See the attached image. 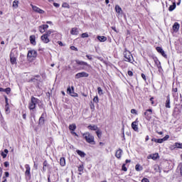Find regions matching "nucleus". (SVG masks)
I'll list each match as a JSON object with an SVG mask.
<instances>
[{
	"label": "nucleus",
	"instance_id": "nucleus-37",
	"mask_svg": "<svg viewBox=\"0 0 182 182\" xmlns=\"http://www.w3.org/2000/svg\"><path fill=\"white\" fill-rule=\"evenodd\" d=\"M90 107L92 110V112H93L95 110V103H93V102H90Z\"/></svg>",
	"mask_w": 182,
	"mask_h": 182
},
{
	"label": "nucleus",
	"instance_id": "nucleus-64",
	"mask_svg": "<svg viewBox=\"0 0 182 182\" xmlns=\"http://www.w3.org/2000/svg\"><path fill=\"white\" fill-rule=\"evenodd\" d=\"M71 134H75L77 137V134L75 131H71Z\"/></svg>",
	"mask_w": 182,
	"mask_h": 182
},
{
	"label": "nucleus",
	"instance_id": "nucleus-47",
	"mask_svg": "<svg viewBox=\"0 0 182 182\" xmlns=\"http://www.w3.org/2000/svg\"><path fill=\"white\" fill-rule=\"evenodd\" d=\"M83 168H84L83 165H80V166L78 167V171H80V173L82 172V171H83Z\"/></svg>",
	"mask_w": 182,
	"mask_h": 182
},
{
	"label": "nucleus",
	"instance_id": "nucleus-44",
	"mask_svg": "<svg viewBox=\"0 0 182 182\" xmlns=\"http://www.w3.org/2000/svg\"><path fill=\"white\" fill-rule=\"evenodd\" d=\"M81 38H89V34L87 33H83L81 35Z\"/></svg>",
	"mask_w": 182,
	"mask_h": 182
},
{
	"label": "nucleus",
	"instance_id": "nucleus-24",
	"mask_svg": "<svg viewBox=\"0 0 182 182\" xmlns=\"http://www.w3.org/2000/svg\"><path fill=\"white\" fill-rule=\"evenodd\" d=\"M70 33L71 35H77L79 33V30H77V28H73Z\"/></svg>",
	"mask_w": 182,
	"mask_h": 182
},
{
	"label": "nucleus",
	"instance_id": "nucleus-6",
	"mask_svg": "<svg viewBox=\"0 0 182 182\" xmlns=\"http://www.w3.org/2000/svg\"><path fill=\"white\" fill-rule=\"evenodd\" d=\"M153 114V109H148L144 113V116H145V119L148 121L151 120V114Z\"/></svg>",
	"mask_w": 182,
	"mask_h": 182
},
{
	"label": "nucleus",
	"instance_id": "nucleus-60",
	"mask_svg": "<svg viewBox=\"0 0 182 182\" xmlns=\"http://www.w3.org/2000/svg\"><path fill=\"white\" fill-rule=\"evenodd\" d=\"M43 166H44V167H48V161H44V162H43Z\"/></svg>",
	"mask_w": 182,
	"mask_h": 182
},
{
	"label": "nucleus",
	"instance_id": "nucleus-30",
	"mask_svg": "<svg viewBox=\"0 0 182 182\" xmlns=\"http://www.w3.org/2000/svg\"><path fill=\"white\" fill-rule=\"evenodd\" d=\"M151 141H154L155 143L161 144V143H163V139H161L152 138V139H151Z\"/></svg>",
	"mask_w": 182,
	"mask_h": 182
},
{
	"label": "nucleus",
	"instance_id": "nucleus-20",
	"mask_svg": "<svg viewBox=\"0 0 182 182\" xmlns=\"http://www.w3.org/2000/svg\"><path fill=\"white\" fill-rule=\"evenodd\" d=\"M165 107H166L167 109H170V107H171V106H170V95H167L166 97Z\"/></svg>",
	"mask_w": 182,
	"mask_h": 182
},
{
	"label": "nucleus",
	"instance_id": "nucleus-35",
	"mask_svg": "<svg viewBox=\"0 0 182 182\" xmlns=\"http://www.w3.org/2000/svg\"><path fill=\"white\" fill-rule=\"evenodd\" d=\"M29 82H33V83H37V85H39V80H38V79H36V77L31 78L29 80Z\"/></svg>",
	"mask_w": 182,
	"mask_h": 182
},
{
	"label": "nucleus",
	"instance_id": "nucleus-13",
	"mask_svg": "<svg viewBox=\"0 0 182 182\" xmlns=\"http://www.w3.org/2000/svg\"><path fill=\"white\" fill-rule=\"evenodd\" d=\"M10 62L11 65H16V57L12 52L10 53Z\"/></svg>",
	"mask_w": 182,
	"mask_h": 182
},
{
	"label": "nucleus",
	"instance_id": "nucleus-51",
	"mask_svg": "<svg viewBox=\"0 0 182 182\" xmlns=\"http://www.w3.org/2000/svg\"><path fill=\"white\" fill-rule=\"evenodd\" d=\"M86 58H87V59L89 60H93V58H92V55H86Z\"/></svg>",
	"mask_w": 182,
	"mask_h": 182
},
{
	"label": "nucleus",
	"instance_id": "nucleus-61",
	"mask_svg": "<svg viewBox=\"0 0 182 182\" xmlns=\"http://www.w3.org/2000/svg\"><path fill=\"white\" fill-rule=\"evenodd\" d=\"M70 49H72V50H77V48H76L75 46H71Z\"/></svg>",
	"mask_w": 182,
	"mask_h": 182
},
{
	"label": "nucleus",
	"instance_id": "nucleus-15",
	"mask_svg": "<svg viewBox=\"0 0 182 182\" xmlns=\"http://www.w3.org/2000/svg\"><path fill=\"white\" fill-rule=\"evenodd\" d=\"M137 123H139V121L137 119L132 123V128L133 129V130H134V132H139V127L137 126Z\"/></svg>",
	"mask_w": 182,
	"mask_h": 182
},
{
	"label": "nucleus",
	"instance_id": "nucleus-55",
	"mask_svg": "<svg viewBox=\"0 0 182 182\" xmlns=\"http://www.w3.org/2000/svg\"><path fill=\"white\" fill-rule=\"evenodd\" d=\"M53 6L55 7V8H59L60 6V5L58 3H53Z\"/></svg>",
	"mask_w": 182,
	"mask_h": 182
},
{
	"label": "nucleus",
	"instance_id": "nucleus-33",
	"mask_svg": "<svg viewBox=\"0 0 182 182\" xmlns=\"http://www.w3.org/2000/svg\"><path fill=\"white\" fill-rule=\"evenodd\" d=\"M174 9H176V3H173L172 5H171L168 8V11H170V12L174 11Z\"/></svg>",
	"mask_w": 182,
	"mask_h": 182
},
{
	"label": "nucleus",
	"instance_id": "nucleus-62",
	"mask_svg": "<svg viewBox=\"0 0 182 182\" xmlns=\"http://www.w3.org/2000/svg\"><path fill=\"white\" fill-rule=\"evenodd\" d=\"M23 119L26 120V113H23Z\"/></svg>",
	"mask_w": 182,
	"mask_h": 182
},
{
	"label": "nucleus",
	"instance_id": "nucleus-18",
	"mask_svg": "<svg viewBox=\"0 0 182 182\" xmlns=\"http://www.w3.org/2000/svg\"><path fill=\"white\" fill-rule=\"evenodd\" d=\"M122 154H123V150L119 149L115 153V157H117V159H122Z\"/></svg>",
	"mask_w": 182,
	"mask_h": 182
},
{
	"label": "nucleus",
	"instance_id": "nucleus-40",
	"mask_svg": "<svg viewBox=\"0 0 182 182\" xmlns=\"http://www.w3.org/2000/svg\"><path fill=\"white\" fill-rule=\"evenodd\" d=\"M159 159V154H152V160H157Z\"/></svg>",
	"mask_w": 182,
	"mask_h": 182
},
{
	"label": "nucleus",
	"instance_id": "nucleus-39",
	"mask_svg": "<svg viewBox=\"0 0 182 182\" xmlns=\"http://www.w3.org/2000/svg\"><path fill=\"white\" fill-rule=\"evenodd\" d=\"M168 139H170V136L169 135H166L164 138L161 139L162 143L164 141H167V140H168Z\"/></svg>",
	"mask_w": 182,
	"mask_h": 182
},
{
	"label": "nucleus",
	"instance_id": "nucleus-19",
	"mask_svg": "<svg viewBox=\"0 0 182 182\" xmlns=\"http://www.w3.org/2000/svg\"><path fill=\"white\" fill-rule=\"evenodd\" d=\"M29 39L31 45H36V37L35 36V35L30 36Z\"/></svg>",
	"mask_w": 182,
	"mask_h": 182
},
{
	"label": "nucleus",
	"instance_id": "nucleus-16",
	"mask_svg": "<svg viewBox=\"0 0 182 182\" xmlns=\"http://www.w3.org/2000/svg\"><path fill=\"white\" fill-rule=\"evenodd\" d=\"M49 28V26L48 24H43L41 26L39 27V31L41 33H43V32L46 31V29Z\"/></svg>",
	"mask_w": 182,
	"mask_h": 182
},
{
	"label": "nucleus",
	"instance_id": "nucleus-14",
	"mask_svg": "<svg viewBox=\"0 0 182 182\" xmlns=\"http://www.w3.org/2000/svg\"><path fill=\"white\" fill-rule=\"evenodd\" d=\"M156 50H157V52H159V53H161V55H162L164 58H166V59H167V55L161 47H156Z\"/></svg>",
	"mask_w": 182,
	"mask_h": 182
},
{
	"label": "nucleus",
	"instance_id": "nucleus-9",
	"mask_svg": "<svg viewBox=\"0 0 182 182\" xmlns=\"http://www.w3.org/2000/svg\"><path fill=\"white\" fill-rule=\"evenodd\" d=\"M31 6L32 7V9L34 12H36L37 14H45V11L41 9L39 7L36 6H33V4H31Z\"/></svg>",
	"mask_w": 182,
	"mask_h": 182
},
{
	"label": "nucleus",
	"instance_id": "nucleus-52",
	"mask_svg": "<svg viewBox=\"0 0 182 182\" xmlns=\"http://www.w3.org/2000/svg\"><path fill=\"white\" fill-rule=\"evenodd\" d=\"M156 66L159 69V72H161V64H158Z\"/></svg>",
	"mask_w": 182,
	"mask_h": 182
},
{
	"label": "nucleus",
	"instance_id": "nucleus-41",
	"mask_svg": "<svg viewBox=\"0 0 182 182\" xmlns=\"http://www.w3.org/2000/svg\"><path fill=\"white\" fill-rule=\"evenodd\" d=\"M92 100H93L94 103H99V97H97V95L95 96V97L93 98Z\"/></svg>",
	"mask_w": 182,
	"mask_h": 182
},
{
	"label": "nucleus",
	"instance_id": "nucleus-17",
	"mask_svg": "<svg viewBox=\"0 0 182 182\" xmlns=\"http://www.w3.org/2000/svg\"><path fill=\"white\" fill-rule=\"evenodd\" d=\"M88 130H92L93 132H97L99 130V127H97V125L95 124H90L87 127Z\"/></svg>",
	"mask_w": 182,
	"mask_h": 182
},
{
	"label": "nucleus",
	"instance_id": "nucleus-54",
	"mask_svg": "<svg viewBox=\"0 0 182 182\" xmlns=\"http://www.w3.org/2000/svg\"><path fill=\"white\" fill-rule=\"evenodd\" d=\"M4 167H9V161H5L4 162Z\"/></svg>",
	"mask_w": 182,
	"mask_h": 182
},
{
	"label": "nucleus",
	"instance_id": "nucleus-38",
	"mask_svg": "<svg viewBox=\"0 0 182 182\" xmlns=\"http://www.w3.org/2000/svg\"><path fill=\"white\" fill-rule=\"evenodd\" d=\"M97 92H98V95H100V96H102V95H103V90H102V87H98Z\"/></svg>",
	"mask_w": 182,
	"mask_h": 182
},
{
	"label": "nucleus",
	"instance_id": "nucleus-27",
	"mask_svg": "<svg viewBox=\"0 0 182 182\" xmlns=\"http://www.w3.org/2000/svg\"><path fill=\"white\" fill-rule=\"evenodd\" d=\"M69 130H70V132H75L76 130V124H70L68 127Z\"/></svg>",
	"mask_w": 182,
	"mask_h": 182
},
{
	"label": "nucleus",
	"instance_id": "nucleus-21",
	"mask_svg": "<svg viewBox=\"0 0 182 182\" xmlns=\"http://www.w3.org/2000/svg\"><path fill=\"white\" fill-rule=\"evenodd\" d=\"M97 38L98 39V41H100V42H106L107 41V38L105 36H98Z\"/></svg>",
	"mask_w": 182,
	"mask_h": 182
},
{
	"label": "nucleus",
	"instance_id": "nucleus-4",
	"mask_svg": "<svg viewBox=\"0 0 182 182\" xmlns=\"http://www.w3.org/2000/svg\"><path fill=\"white\" fill-rule=\"evenodd\" d=\"M75 63H77L78 66H82L77 68V70H86V67L85 66H87V68H92V65L88 64L87 62L81 61L80 60H75Z\"/></svg>",
	"mask_w": 182,
	"mask_h": 182
},
{
	"label": "nucleus",
	"instance_id": "nucleus-57",
	"mask_svg": "<svg viewBox=\"0 0 182 182\" xmlns=\"http://www.w3.org/2000/svg\"><path fill=\"white\" fill-rule=\"evenodd\" d=\"M141 77L142 79H144V80H147V78L146 77V75H144V73L141 74Z\"/></svg>",
	"mask_w": 182,
	"mask_h": 182
},
{
	"label": "nucleus",
	"instance_id": "nucleus-28",
	"mask_svg": "<svg viewBox=\"0 0 182 182\" xmlns=\"http://www.w3.org/2000/svg\"><path fill=\"white\" fill-rule=\"evenodd\" d=\"M8 153H9V151H8V149H4V151L1 152V156L3 157V159H6Z\"/></svg>",
	"mask_w": 182,
	"mask_h": 182
},
{
	"label": "nucleus",
	"instance_id": "nucleus-49",
	"mask_svg": "<svg viewBox=\"0 0 182 182\" xmlns=\"http://www.w3.org/2000/svg\"><path fill=\"white\" fill-rule=\"evenodd\" d=\"M154 62H155V65H156V66H157L158 65L161 64V63H160V61H159V60H157V59H155V60H154Z\"/></svg>",
	"mask_w": 182,
	"mask_h": 182
},
{
	"label": "nucleus",
	"instance_id": "nucleus-42",
	"mask_svg": "<svg viewBox=\"0 0 182 182\" xmlns=\"http://www.w3.org/2000/svg\"><path fill=\"white\" fill-rule=\"evenodd\" d=\"M4 92L6 93V95H9V93H11V88L7 87V88L4 89Z\"/></svg>",
	"mask_w": 182,
	"mask_h": 182
},
{
	"label": "nucleus",
	"instance_id": "nucleus-53",
	"mask_svg": "<svg viewBox=\"0 0 182 182\" xmlns=\"http://www.w3.org/2000/svg\"><path fill=\"white\" fill-rule=\"evenodd\" d=\"M141 182H150L149 181V179L147 178H144L142 180H141Z\"/></svg>",
	"mask_w": 182,
	"mask_h": 182
},
{
	"label": "nucleus",
	"instance_id": "nucleus-56",
	"mask_svg": "<svg viewBox=\"0 0 182 182\" xmlns=\"http://www.w3.org/2000/svg\"><path fill=\"white\" fill-rule=\"evenodd\" d=\"M127 73L130 77L133 76V71L129 70Z\"/></svg>",
	"mask_w": 182,
	"mask_h": 182
},
{
	"label": "nucleus",
	"instance_id": "nucleus-5",
	"mask_svg": "<svg viewBox=\"0 0 182 182\" xmlns=\"http://www.w3.org/2000/svg\"><path fill=\"white\" fill-rule=\"evenodd\" d=\"M67 92L73 97H77L79 96L77 95V93L75 92V87H73V86H72L71 88H70V87H68Z\"/></svg>",
	"mask_w": 182,
	"mask_h": 182
},
{
	"label": "nucleus",
	"instance_id": "nucleus-31",
	"mask_svg": "<svg viewBox=\"0 0 182 182\" xmlns=\"http://www.w3.org/2000/svg\"><path fill=\"white\" fill-rule=\"evenodd\" d=\"M173 146L174 149H182V143L176 142L174 144Z\"/></svg>",
	"mask_w": 182,
	"mask_h": 182
},
{
	"label": "nucleus",
	"instance_id": "nucleus-12",
	"mask_svg": "<svg viewBox=\"0 0 182 182\" xmlns=\"http://www.w3.org/2000/svg\"><path fill=\"white\" fill-rule=\"evenodd\" d=\"M41 39L43 43H49V42H50V40H49V36H48V34H43L41 37Z\"/></svg>",
	"mask_w": 182,
	"mask_h": 182
},
{
	"label": "nucleus",
	"instance_id": "nucleus-2",
	"mask_svg": "<svg viewBox=\"0 0 182 182\" xmlns=\"http://www.w3.org/2000/svg\"><path fill=\"white\" fill-rule=\"evenodd\" d=\"M83 139H85L87 143L89 144H96V141H95V136L90 134V132H85L82 134Z\"/></svg>",
	"mask_w": 182,
	"mask_h": 182
},
{
	"label": "nucleus",
	"instance_id": "nucleus-34",
	"mask_svg": "<svg viewBox=\"0 0 182 182\" xmlns=\"http://www.w3.org/2000/svg\"><path fill=\"white\" fill-rule=\"evenodd\" d=\"M96 134H97L98 139H102V131L100 129H97L96 131Z\"/></svg>",
	"mask_w": 182,
	"mask_h": 182
},
{
	"label": "nucleus",
	"instance_id": "nucleus-3",
	"mask_svg": "<svg viewBox=\"0 0 182 182\" xmlns=\"http://www.w3.org/2000/svg\"><path fill=\"white\" fill-rule=\"evenodd\" d=\"M124 57L125 58V62H129V63H133L134 62V60L133 59V55H132V53L127 50V48H124V53H123Z\"/></svg>",
	"mask_w": 182,
	"mask_h": 182
},
{
	"label": "nucleus",
	"instance_id": "nucleus-58",
	"mask_svg": "<svg viewBox=\"0 0 182 182\" xmlns=\"http://www.w3.org/2000/svg\"><path fill=\"white\" fill-rule=\"evenodd\" d=\"M6 106H9V103H8V97H5Z\"/></svg>",
	"mask_w": 182,
	"mask_h": 182
},
{
	"label": "nucleus",
	"instance_id": "nucleus-50",
	"mask_svg": "<svg viewBox=\"0 0 182 182\" xmlns=\"http://www.w3.org/2000/svg\"><path fill=\"white\" fill-rule=\"evenodd\" d=\"M63 8H69V4L68 3H63Z\"/></svg>",
	"mask_w": 182,
	"mask_h": 182
},
{
	"label": "nucleus",
	"instance_id": "nucleus-22",
	"mask_svg": "<svg viewBox=\"0 0 182 182\" xmlns=\"http://www.w3.org/2000/svg\"><path fill=\"white\" fill-rule=\"evenodd\" d=\"M115 11L119 15L122 14L123 13V10H122V8L119 7V5L115 6Z\"/></svg>",
	"mask_w": 182,
	"mask_h": 182
},
{
	"label": "nucleus",
	"instance_id": "nucleus-63",
	"mask_svg": "<svg viewBox=\"0 0 182 182\" xmlns=\"http://www.w3.org/2000/svg\"><path fill=\"white\" fill-rule=\"evenodd\" d=\"M4 174H5V177H9V172L6 171V172L4 173Z\"/></svg>",
	"mask_w": 182,
	"mask_h": 182
},
{
	"label": "nucleus",
	"instance_id": "nucleus-43",
	"mask_svg": "<svg viewBox=\"0 0 182 182\" xmlns=\"http://www.w3.org/2000/svg\"><path fill=\"white\" fill-rule=\"evenodd\" d=\"M19 3V1H14L13 2V7L14 8H18V4Z\"/></svg>",
	"mask_w": 182,
	"mask_h": 182
},
{
	"label": "nucleus",
	"instance_id": "nucleus-36",
	"mask_svg": "<svg viewBox=\"0 0 182 182\" xmlns=\"http://www.w3.org/2000/svg\"><path fill=\"white\" fill-rule=\"evenodd\" d=\"M135 169L136 171H141V170H143V168L140 166V164H136L135 166Z\"/></svg>",
	"mask_w": 182,
	"mask_h": 182
},
{
	"label": "nucleus",
	"instance_id": "nucleus-26",
	"mask_svg": "<svg viewBox=\"0 0 182 182\" xmlns=\"http://www.w3.org/2000/svg\"><path fill=\"white\" fill-rule=\"evenodd\" d=\"M172 92H173V97H177L178 96V92H178L177 87H173Z\"/></svg>",
	"mask_w": 182,
	"mask_h": 182
},
{
	"label": "nucleus",
	"instance_id": "nucleus-23",
	"mask_svg": "<svg viewBox=\"0 0 182 182\" xmlns=\"http://www.w3.org/2000/svg\"><path fill=\"white\" fill-rule=\"evenodd\" d=\"M60 164L62 167H65V166H66V159H65V157L60 158Z\"/></svg>",
	"mask_w": 182,
	"mask_h": 182
},
{
	"label": "nucleus",
	"instance_id": "nucleus-48",
	"mask_svg": "<svg viewBox=\"0 0 182 182\" xmlns=\"http://www.w3.org/2000/svg\"><path fill=\"white\" fill-rule=\"evenodd\" d=\"M131 113L132 114H137V110L132 109H131Z\"/></svg>",
	"mask_w": 182,
	"mask_h": 182
},
{
	"label": "nucleus",
	"instance_id": "nucleus-1",
	"mask_svg": "<svg viewBox=\"0 0 182 182\" xmlns=\"http://www.w3.org/2000/svg\"><path fill=\"white\" fill-rule=\"evenodd\" d=\"M39 103V99L31 97V102L28 103V109L29 110H32V112H36V105Z\"/></svg>",
	"mask_w": 182,
	"mask_h": 182
},
{
	"label": "nucleus",
	"instance_id": "nucleus-7",
	"mask_svg": "<svg viewBox=\"0 0 182 182\" xmlns=\"http://www.w3.org/2000/svg\"><path fill=\"white\" fill-rule=\"evenodd\" d=\"M38 56V52L35 50H29L28 51L27 58H36Z\"/></svg>",
	"mask_w": 182,
	"mask_h": 182
},
{
	"label": "nucleus",
	"instance_id": "nucleus-11",
	"mask_svg": "<svg viewBox=\"0 0 182 182\" xmlns=\"http://www.w3.org/2000/svg\"><path fill=\"white\" fill-rule=\"evenodd\" d=\"M46 116V112H43L41 117L39 118V122L38 124H40V126H43V124H45V117Z\"/></svg>",
	"mask_w": 182,
	"mask_h": 182
},
{
	"label": "nucleus",
	"instance_id": "nucleus-10",
	"mask_svg": "<svg viewBox=\"0 0 182 182\" xmlns=\"http://www.w3.org/2000/svg\"><path fill=\"white\" fill-rule=\"evenodd\" d=\"M25 168H26V171H25L26 177H29V178H31V166H29V164H26Z\"/></svg>",
	"mask_w": 182,
	"mask_h": 182
},
{
	"label": "nucleus",
	"instance_id": "nucleus-8",
	"mask_svg": "<svg viewBox=\"0 0 182 182\" xmlns=\"http://www.w3.org/2000/svg\"><path fill=\"white\" fill-rule=\"evenodd\" d=\"M80 77H89V73L86 72H81L75 75V79H80Z\"/></svg>",
	"mask_w": 182,
	"mask_h": 182
},
{
	"label": "nucleus",
	"instance_id": "nucleus-59",
	"mask_svg": "<svg viewBox=\"0 0 182 182\" xmlns=\"http://www.w3.org/2000/svg\"><path fill=\"white\" fill-rule=\"evenodd\" d=\"M9 112V105H6V113Z\"/></svg>",
	"mask_w": 182,
	"mask_h": 182
},
{
	"label": "nucleus",
	"instance_id": "nucleus-45",
	"mask_svg": "<svg viewBox=\"0 0 182 182\" xmlns=\"http://www.w3.org/2000/svg\"><path fill=\"white\" fill-rule=\"evenodd\" d=\"M122 171H127V168L126 167V164H124L122 166Z\"/></svg>",
	"mask_w": 182,
	"mask_h": 182
},
{
	"label": "nucleus",
	"instance_id": "nucleus-29",
	"mask_svg": "<svg viewBox=\"0 0 182 182\" xmlns=\"http://www.w3.org/2000/svg\"><path fill=\"white\" fill-rule=\"evenodd\" d=\"M77 154H78V156H80V157H85L86 154L80 150H77Z\"/></svg>",
	"mask_w": 182,
	"mask_h": 182
},
{
	"label": "nucleus",
	"instance_id": "nucleus-46",
	"mask_svg": "<svg viewBox=\"0 0 182 182\" xmlns=\"http://www.w3.org/2000/svg\"><path fill=\"white\" fill-rule=\"evenodd\" d=\"M53 33V31L52 30H49V31H46L45 35H47L48 36H50V33Z\"/></svg>",
	"mask_w": 182,
	"mask_h": 182
},
{
	"label": "nucleus",
	"instance_id": "nucleus-25",
	"mask_svg": "<svg viewBox=\"0 0 182 182\" xmlns=\"http://www.w3.org/2000/svg\"><path fill=\"white\" fill-rule=\"evenodd\" d=\"M180 29V24L175 23L173 25V32H177Z\"/></svg>",
	"mask_w": 182,
	"mask_h": 182
},
{
	"label": "nucleus",
	"instance_id": "nucleus-32",
	"mask_svg": "<svg viewBox=\"0 0 182 182\" xmlns=\"http://www.w3.org/2000/svg\"><path fill=\"white\" fill-rule=\"evenodd\" d=\"M37 105H38L39 109H45L43 103L40 100H38V103H37Z\"/></svg>",
	"mask_w": 182,
	"mask_h": 182
}]
</instances>
